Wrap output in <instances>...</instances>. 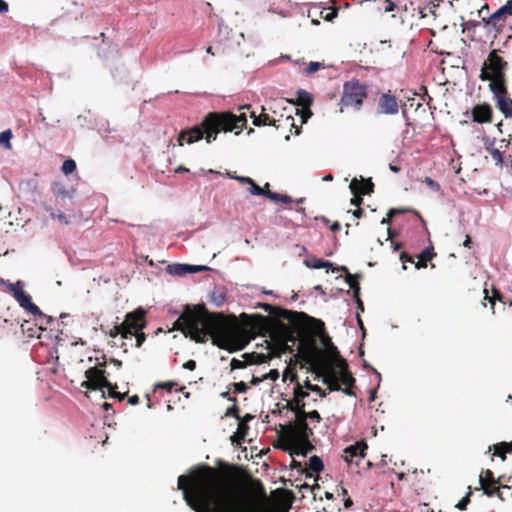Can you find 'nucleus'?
I'll return each mask as SVG.
<instances>
[{
    "mask_svg": "<svg viewBox=\"0 0 512 512\" xmlns=\"http://www.w3.org/2000/svg\"><path fill=\"white\" fill-rule=\"evenodd\" d=\"M243 476L240 466L222 459L215 467L203 464L178 478V489L195 512H266L260 505L249 503L237 493Z\"/></svg>",
    "mask_w": 512,
    "mask_h": 512,
    "instance_id": "1",
    "label": "nucleus"
},
{
    "mask_svg": "<svg viewBox=\"0 0 512 512\" xmlns=\"http://www.w3.org/2000/svg\"><path fill=\"white\" fill-rule=\"evenodd\" d=\"M52 192L57 200H60L61 204L63 205L66 201V199L71 200L72 194L70 191L66 189V187L61 183H54L52 185Z\"/></svg>",
    "mask_w": 512,
    "mask_h": 512,
    "instance_id": "24",
    "label": "nucleus"
},
{
    "mask_svg": "<svg viewBox=\"0 0 512 512\" xmlns=\"http://www.w3.org/2000/svg\"><path fill=\"white\" fill-rule=\"evenodd\" d=\"M133 335L136 336V346L137 347H140L143 344V342L146 340V335H145V333L142 332V330L134 332Z\"/></svg>",
    "mask_w": 512,
    "mask_h": 512,
    "instance_id": "55",
    "label": "nucleus"
},
{
    "mask_svg": "<svg viewBox=\"0 0 512 512\" xmlns=\"http://www.w3.org/2000/svg\"><path fill=\"white\" fill-rule=\"evenodd\" d=\"M338 379L340 385H344L345 388L342 389V391L349 396L354 395L353 393V386L355 384V378L352 376V374L347 370V363L344 359H340V370L337 371Z\"/></svg>",
    "mask_w": 512,
    "mask_h": 512,
    "instance_id": "16",
    "label": "nucleus"
},
{
    "mask_svg": "<svg viewBox=\"0 0 512 512\" xmlns=\"http://www.w3.org/2000/svg\"><path fill=\"white\" fill-rule=\"evenodd\" d=\"M225 416H233L240 420L239 407L237 403H233V405L226 410Z\"/></svg>",
    "mask_w": 512,
    "mask_h": 512,
    "instance_id": "52",
    "label": "nucleus"
},
{
    "mask_svg": "<svg viewBox=\"0 0 512 512\" xmlns=\"http://www.w3.org/2000/svg\"><path fill=\"white\" fill-rule=\"evenodd\" d=\"M386 3V6L384 7L385 12H392L395 10L396 5L391 0H384Z\"/></svg>",
    "mask_w": 512,
    "mask_h": 512,
    "instance_id": "62",
    "label": "nucleus"
},
{
    "mask_svg": "<svg viewBox=\"0 0 512 512\" xmlns=\"http://www.w3.org/2000/svg\"><path fill=\"white\" fill-rule=\"evenodd\" d=\"M346 282L350 289L353 290L354 298H358V295L360 294L359 276L347 273Z\"/></svg>",
    "mask_w": 512,
    "mask_h": 512,
    "instance_id": "30",
    "label": "nucleus"
},
{
    "mask_svg": "<svg viewBox=\"0 0 512 512\" xmlns=\"http://www.w3.org/2000/svg\"><path fill=\"white\" fill-rule=\"evenodd\" d=\"M183 368L187 369V370H190V371H193V370L196 369V362L194 360H188L187 362H185L183 364Z\"/></svg>",
    "mask_w": 512,
    "mask_h": 512,
    "instance_id": "61",
    "label": "nucleus"
},
{
    "mask_svg": "<svg viewBox=\"0 0 512 512\" xmlns=\"http://www.w3.org/2000/svg\"><path fill=\"white\" fill-rule=\"evenodd\" d=\"M12 138V132L10 129L3 131L0 134V144L3 145L7 149H11L10 140Z\"/></svg>",
    "mask_w": 512,
    "mask_h": 512,
    "instance_id": "43",
    "label": "nucleus"
},
{
    "mask_svg": "<svg viewBox=\"0 0 512 512\" xmlns=\"http://www.w3.org/2000/svg\"><path fill=\"white\" fill-rule=\"evenodd\" d=\"M291 103H295L298 106H302L303 108H310L313 103L312 95L304 90H300L297 93L296 102L290 101Z\"/></svg>",
    "mask_w": 512,
    "mask_h": 512,
    "instance_id": "28",
    "label": "nucleus"
},
{
    "mask_svg": "<svg viewBox=\"0 0 512 512\" xmlns=\"http://www.w3.org/2000/svg\"><path fill=\"white\" fill-rule=\"evenodd\" d=\"M354 197L351 199L350 203L357 208L363 203V196L358 193H352Z\"/></svg>",
    "mask_w": 512,
    "mask_h": 512,
    "instance_id": "54",
    "label": "nucleus"
},
{
    "mask_svg": "<svg viewBox=\"0 0 512 512\" xmlns=\"http://www.w3.org/2000/svg\"><path fill=\"white\" fill-rule=\"evenodd\" d=\"M400 260L403 262V268L406 269V266H405V263L406 262H410L412 264H415L416 262L414 261L413 257H411L410 255H408L406 252H402L401 255H400Z\"/></svg>",
    "mask_w": 512,
    "mask_h": 512,
    "instance_id": "56",
    "label": "nucleus"
},
{
    "mask_svg": "<svg viewBox=\"0 0 512 512\" xmlns=\"http://www.w3.org/2000/svg\"><path fill=\"white\" fill-rule=\"evenodd\" d=\"M307 419L315 420L316 422L321 421L320 414L316 410H313L311 412H306V420Z\"/></svg>",
    "mask_w": 512,
    "mask_h": 512,
    "instance_id": "58",
    "label": "nucleus"
},
{
    "mask_svg": "<svg viewBox=\"0 0 512 512\" xmlns=\"http://www.w3.org/2000/svg\"><path fill=\"white\" fill-rule=\"evenodd\" d=\"M145 314V311L141 308L126 314L122 325L129 332V338L133 336L134 332L143 330L145 327Z\"/></svg>",
    "mask_w": 512,
    "mask_h": 512,
    "instance_id": "12",
    "label": "nucleus"
},
{
    "mask_svg": "<svg viewBox=\"0 0 512 512\" xmlns=\"http://www.w3.org/2000/svg\"><path fill=\"white\" fill-rule=\"evenodd\" d=\"M494 454L501 457L502 460L506 459V453H504L503 447H500V443L494 445Z\"/></svg>",
    "mask_w": 512,
    "mask_h": 512,
    "instance_id": "60",
    "label": "nucleus"
},
{
    "mask_svg": "<svg viewBox=\"0 0 512 512\" xmlns=\"http://www.w3.org/2000/svg\"><path fill=\"white\" fill-rule=\"evenodd\" d=\"M306 265L313 269L332 268L333 271L335 270L331 262L319 258H312L311 260H307Z\"/></svg>",
    "mask_w": 512,
    "mask_h": 512,
    "instance_id": "31",
    "label": "nucleus"
},
{
    "mask_svg": "<svg viewBox=\"0 0 512 512\" xmlns=\"http://www.w3.org/2000/svg\"><path fill=\"white\" fill-rule=\"evenodd\" d=\"M249 427L247 424L240 422L238 424L237 432L231 437L232 442L240 443L241 440L244 439Z\"/></svg>",
    "mask_w": 512,
    "mask_h": 512,
    "instance_id": "35",
    "label": "nucleus"
},
{
    "mask_svg": "<svg viewBox=\"0 0 512 512\" xmlns=\"http://www.w3.org/2000/svg\"><path fill=\"white\" fill-rule=\"evenodd\" d=\"M312 435L313 431L307 424L306 415L295 416L293 423L281 425L280 447L291 455L306 456L313 449V445L309 441Z\"/></svg>",
    "mask_w": 512,
    "mask_h": 512,
    "instance_id": "6",
    "label": "nucleus"
},
{
    "mask_svg": "<svg viewBox=\"0 0 512 512\" xmlns=\"http://www.w3.org/2000/svg\"><path fill=\"white\" fill-rule=\"evenodd\" d=\"M6 286H7L8 292H10L12 295H14L15 291H18L22 287L20 282H17V283H7Z\"/></svg>",
    "mask_w": 512,
    "mask_h": 512,
    "instance_id": "57",
    "label": "nucleus"
},
{
    "mask_svg": "<svg viewBox=\"0 0 512 512\" xmlns=\"http://www.w3.org/2000/svg\"><path fill=\"white\" fill-rule=\"evenodd\" d=\"M280 109L286 111L285 107H281L280 104L274 103L273 106H262L261 113L256 115L254 111L250 112V117L253 119V125L255 126H274L276 129H287L290 131L292 128L295 129L294 134L300 133V127L295 125L294 117L291 114L285 115L280 112Z\"/></svg>",
    "mask_w": 512,
    "mask_h": 512,
    "instance_id": "7",
    "label": "nucleus"
},
{
    "mask_svg": "<svg viewBox=\"0 0 512 512\" xmlns=\"http://www.w3.org/2000/svg\"><path fill=\"white\" fill-rule=\"evenodd\" d=\"M501 8L504 9L506 14L512 16V0L507 1Z\"/></svg>",
    "mask_w": 512,
    "mask_h": 512,
    "instance_id": "63",
    "label": "nucleus"
},
{
    "mask_svg": "<svg viewBox=\"0 0 512 512\" xmlns=\"http://www.w3.org/2000/svg\"><path fill=\"white\" fill-rule=\"evenodd\" d=\"M0 318L5 320L15 319L18 325H21V331L23 332H25V326L29 324V321H22L17 306L6 301H0Z\"/></svg>",
    "mask_w": 512,
    "mask_h": 512,
    "instance_id": "15",
    "label": "nucleus"
},
{
    "mask_svg": "<svg viewBox=\"0 0 512 512\" xmlns=\"http://www.w3.org/2000/svg\"><path fill=\"white\" fill-rule=\"evenodd\" d=\"M117 389V384H111L109 387H108V393H109V396L112 397V398H116L118 399L119 401H122L125 399L126 397V393H119L116 391Z\"/></svg>",
    "mask_w": 512,
    "mask_h": 512,
    "instance_id": "45",
    "label": "nucleus"
},
{
    "mask_svg": "<svg viewBox=\"0 0 512 512\" xmlns=\"http://www.w3.org/2000/svg\"><path fill=\"white\" fill-rule=\"evenodd\" d=\"M177 385L178 383L174 381L158 382L154 385L153 391L156 392L158 389H163L166 390L167 392H170Z\"/></svg>",
    "mask_w": 512,
    "mask_h": 512,
    "instance_id": "41",
    "label": "nucleus"
},
{
    "mask_svg": "<svg viewBox=\"0 0 512 512\" xmlns=\"http://www.w3.org/2000/svg\"><path fill=\"white\" fill-rule=\"evenodd\" d=\"M86 381L82 383V387H85L88 390H102L103 388H107L112 384L108 381L105 376V370L94 366L90 367L85 371Z\"/></svg>",
    "mask_w": 512,
    "mask_h": 512,
    "instance_id": "9",
    "label": "nucleus"
},
{
    "mask_svg": "<svg viewBox=\"0 0 512 512\" xmlns=\"http://www.w3.org/2000/svg\"><path fill=\"white\" fill-rule=\"evenodd\" d=\"M268 193V199L274 202H282L285 204H290L293 202L292 198L289 195H281L276 192H267Z\"/></svg>",
    "mask_w": 512,
    "mask_h": 512,
    "instance_id": "37",
    "label": "nucleus"
},
{
    "mask_svg": "<svg viewBox=\"0 0 512 512\" xmlns=\"http://www.w3.org/2000/svg\"><path fill=\"white\" fill-rule=\"evenodd\" d=\"M304 387L310 391L318 393L320 397H326L327 395L323 389H321L318 385L311 384L308 379L304 382Z\"/></svg>",
    "mask_w": 512,
    "mask_h": 512,
    "instance_id": "46",
    "label": "nucleus"
},
{
    "mask_svg": "<svg viewBox=\"0 0 512 512\" xmlns=\"http://www.w3.org/2000/svg\"><path fill=\"white\" fill-rule=\"evenodd\" d=\"M21 325L15 319L5 320L0 318V339L10 338L18 333Z\"/></svg>",
    "mask_w": 512,
    "mask_h": 512,
    "instance_id": "20",
    "label": "nucleus"
},
{
    "mask_svg": "<svg viewBox=\"0 0 512 512\" xmlns=\"http://www.w3.org/2000/svg\"><path fill=\"white\" fill-rule=\"evenodd\" d=\"M261 307L272 317L245 313L240 315L243 330L252 338L269 336L286 346L294 332H302L307 329L316 333L323 331V322L304 312L290 311L267 303L262 304Z\"/></svg>",
    "mask_w": 512,
    "mask_h": 512,
    "instance_id": "2",
    "label": "nucleus"
},
{
    "mask_svg": "<svg viewBox=\"0 0 512 512\" xmlns=\"http://www.w3.org/2000/svg\"><path fill=\"white\" fill-rule=\"evenodd\" d=\"M367 448L368 446L364 441L356 442L343 450L342 457L348 465L355 464L356 466H359L360 462L366 457Z\"/></svg>",
    "mask_w": 512,
    "mask_h": 512,
    "instance_id": "11",
    "label": "nucleus"
},
{
    "mask_svg": "<svg viewBox=\"0 0 512 512\" xmlns=\"http://www.w3.org/2000/svg\"><path fill=\"white\" fill-rule=\"evenodd\" d=\"M46 211L50 213V216L53 218V219H58L59 221L65 223V224H68V220L66 218V216L63 214V213H56L52 210L51 207H46Z\"/></svg>",
    "mask_w": 512,
    "mask_h": 512,
    "instance_id": "51",
    "label": "nucleus"
},
{
    "mask_svg": "<svg viewBox=\"0 0 512 512\" xmlns=\"http://www.w3.org/2000/svg\"><path fill=\"white\" fill-rule=\"evenodd\" d=\"M231 386L233 388V392L237 394L246 393L249 389V386L243 381L232 383Z\"/></svg>",
    "mask_w": 512,
    "mask_h": 512,
    "instance_id": "47",
    "label": "nucleus"
},
{
    "mask_svg": "<svg viewBox=\"0 0 512 512\" xmlns=\"http://www.w3.org/2000/svg\"><path fill=\"white\" fill-rule=\"evenodd\" d=\"M61 169L65 175H69L76 170V163L73 159H67L63 162Z\"/></svg>",
    "mask_w": 512,
    "mask_h": 512,
    "instance_id": "44",
    "label": "nucleus"
},
{
    "mask_svg": "<svg viewBox=\"0 0 512 512\" xmlns=\"http://www.w3.org/2000/svg\"><path fill=\"white\" fill-rule=\"evenodd\" d=\"M309 396L308 392L303 391L300 383L297 382L296 387L294 388V398L299 399L300 401Z\"/></svg>",
    "mask_w": 512,
    "mask_h": 512,
    "instance_id": "48",
    "label": "nucleus"
},
{
    "mask_svg": "<svg viewBox=\"0 0 512 512\" xmlns=\"http://www.w3.org/2000/svg\"><path fill=\"white\" fill-rule=\"evenodd\" d=\"M405 213H414L415 215L419 216V218L421 220H423L422 217L420 216V214L416 210L411 209V208H392L389 210V217H394L396 215L405 214Z\"/></svg>",
    "mask_w": 512,
    "mask_h": 512,
    "instance_id": "42",
    "label": "nucleus"
},
{
    "mask_svg": "<svg viewBox=\"0 0 512 512\" xmlns=\"http://www.w3.org/2000/svg\"><path fill=\"white\" fill-rule=\"evenodd\" d=\"M492 108L489 104H477L471 110L472 120L476 123H490L492 121Z\"/></svg>",
    "mask_w": 512,
    "mask_h": 512,
    "instance_id": "17",
    "label": "nucleus"
},
{
    "mask_svg": "<svg viewBox=\"0 0 512 512\" xmlns=\"http://www.w3.org/2000/svg\"><path fill=\"white\" fill-rule=\"evenodd\" d=\"M37 323L34 328L27 327L29 324L25 326V332L22 331L23 334L27 333V336L29 338L37 337L40 338V331L44 330L43 325L44 324H50L51 322H46V319H41L40 317H37Z\"/></svg>",
    "mask_w": 512,
    "mask_h": 512,
    "instance_id": "27",
    "label": "nucleus"
},
{
    "mask_svg": "<svg viewBox=\"0 0 512 512\" xmlns=\"http://www.w3.org/2000/svg\"><path fill=\"white\" fill-rule=\"evenodd\" d=\"M280 493L282 494V503L285 505L284 512H288L295 498L294 493L291 490L286 489L280 490Z\"/></svg>",
    "mask_w": 512,
    "mask_h": 512,
    "instance_id": "33",
    "label": "nucleus"
},
{
    "mask_svg": "<svg viewBox=\"0 0 512 512\" xmlns=\"http://www.w3.org/2000/svg\"><path fill=\"white\" fill-rule=\"evenodd\" d=\"M188 269H190V265L177 264L174 266H169L170 273L175 275L183 276L188 273Z\"/></svg>",
    "mask_w": 512,
    "mask_h": 512,
    "instance_id": "40",
    "label": "nucleus"
},
{
    "mask_svg": "<svg viewBox=\"0 0 512 512\" xmlns=\"http://www.w3.org/2000/svg\"><path fill=\"white\" fill-rule=\"evenodd\" d=\"M368 86L361 83L358 79L346 81L343 84V91L339 101L340 112L344 108H353L359 111L363 105L364 100L367 98Z\"/></svg>",
    "mask_w": 512,
    "mask_h": 512,
    "instance_id": "8",
    "label": "nucleus"
},
{
    "mask_svg": "<svg viewBox=\"0 0 512 512\" xmlns=\"http://www.w3.org/2000/svg\"><path fill=\"white\" fill-rule=\"evenodd\" d=\"M296 114L300 116L301 123L304 124L312 116L310 108H303L302 110L296 109Z\"/></svg>",
    "mask_w": 512,
    "mask_h": 512,
    "instance_id": "50",
    "label": "nucleus"
},
{
    "mask_svg": "<svg viewBox=\"0 0 512 512\" xmlns=\"http://www.w3.org/2000/svg\"><path fill=\"white\" fill-rule=\"evenodd\" d=\"M337 15H338V8L337 7H332V8H329V9L323 8L319 12V16L321 18H323L324 20H326V21H332L334 18L337 17Z\"/></svg>",
    "mask_w": 512,
    "mask_h": 512,
    "instance_id": "38",
    "label": "nucleus"
},
{
    "mask_svg": "<svg viewBox=\"0 0 512 512\" xmlns=\"http://www.w3.org/2000/svg\"><path fill=\"white\" fill-rule=\"evenodd\" d=\"M399 111L396 96L388 90L382 93L377 102V113L381 115H395Z\"/></svg>",
    "mask_w": 512,
    "mask_h": 512,
    "instance_id": "13",
    "label": "nucleus"
},
{
    "mask_svg": "<svg viewBox=\"0 0 512 512\" xmlns=\"http://www.w3.org/2000/svg\"><path fill=\"white\" fill-rule=\"evenodd\" d=\"M13 297L19 303V305L27 310L29 313L41 319H46V322H53L54 319L51 316L44 314L37 305L32 302L30 295H28L21 287L18 291H15Z\"/></svg>",
    "mask_w": 512,
    "mask_h": 512,
    "instance_id": "10",
    "label": "nucleus"
},
{
    "mask_svg": "<svg viewBox=\"0 0 512 512\" xmlns=\"http://www.w3.org/2000/svg\"><path fill=\"white\" fill-rule=\"evenodd\" d=\"M279 378V372L276 369L270 370L268 373L262 375V379H270L272 381H276Z\"/></svg>",
    "mask_w": 512,
    "mask_h": 512,
    "instance_id": "53",
    "label": "nucleus"
},
{
    "mask_svg": "<svg viewBox=\"0 0 512 512\" xmlns=\"http://www.w3.org/2000/svg\"><path fill=\"white\" fill-rule=\"evenodd\" d=\"M323 383L328 386L330 391H338L341 389L337 371L334 369H331L327 375L323 377Z\"/></svg>",
    "mask_w": 512,
    "mask_h": 512,
    "instance_id": "25",
    "label": "nucleus"
},
{
    "mask_svg": "<svg viewBox=\"0 0 512 512\" xmlns=\"http://www.w3.org/2000/svg\"><path fill=\"white\" fill-rule=\"evenodd\" d=\"M297 334L299 335H304V334H308V333H313L315 335H319L322 337V342L324 344V346L326 347V349L332 354V355H336V356H339V352L337 350V347L332 343L331 341V338L325 334V329L323 328V331L319 332V333H316L314 332L313 330L311 329H307V330H303L302 332H296Z\"/></svg>",
    "mask_w": 512,
    "mask_h": 512,
    "instance_id": "22",
    "label": "nucleus"
},
{
    "mask_svg": "<svg viewBox=\"0 0 512 512\" xmlns=\"http://www.w3.org/2000/svg\"><path fill=\"white\" fill-rule=\"evenodd\" d=\"M321 64L319 62H310L308 67L306 68V72L308 74L314 73L319 70Z\"/></svg>",
    "mask_w": 512,
    "mask_h": 512,
    "instance_id": "59",
    "label": "nucleus"
},
{
    "mask_svg": "<svg viewBox=\"0 0 512 512\" xmlns=\"http://www.w3.org/2000/svg\"><path fill=\"white\" fill-rule=\"evenodd\" d=\"M308 469L311 472L320 473L324 469V465L321 458L316 455L310 457L308 462Z\"/></svg>",
    "mask_w": 512,
    "mask_h": 512,
    "instance_id": "32",
    "label": "nucleus"
},
{
    "mask_svg": "<svg viewBox=\"0 0 512 512\" xmlns=\"http://www.w3.org/2000/svg\"><path fill=\"white\" fill-rule=\"evenodd\" d=\"M500 50H492L484 61L480 79L489 81V89L496 101L497 108L506 117H512V98L508 96L506 71L508 62L500 55Z\"/></svg>",
    "mask_w": 512,
    "mask_h": 512,
    "instance_id": "5",
    "label": "nucleus"
},
{
    "mask_svg": "<svg viewBox=\"0 0 512 512\" xmlns=\"http://www.w3.org/2000/svg\"><path fill=\"white\" fill-rule=\"evenodd\" d=\"M500 447H503L504 453L512 452V442H501Z\"/></svg>",
    "mask_w": 512,
    "mask_h": 512,
    "instance_id": "64",
    "label": "nucleus"
},
{
    "mask_svg": "<svg viewBox=\"0 0 512 512\" xmlns=\"http://www.w3.org/2000/svg\"><path fill=\"white\" fill-rule=\"evenodd\" d=\"M349 188L352 193H358V194L364 196V195H369L373 192L374 184L371 181V179L365 180V179L361 178L360 180H358V179L354 178L351 180Z\"/></svg>",
    "mask_w": 512,
    "mask_h": 512,
    "instance_id": "19",
    "label": "nucleus"
},
{
    "mask_svg": "<svg viewBox=\"0 0 512 512\" xmlns=\"http://www.w3.org/2000/svg\"><path fill=\"white\" fill-rule=\"evenodd\" d=\"M484 293H485L484 300H488L489 301L492 313L494 314L495 313V310H494L495 301L496 300L502 301V295L496 289H493V296H491V297L488 295V290L487 289H484Z\"/></svg>",
    "mask_w": 512,
    "mask_h": 512,
    "instance_id": "39",
    "label": "nucleus"
},
{
    "mask_svg": "<svg viewBox=\"0 0 512 512\" xmlns=\"http://www.w3.org/2000/svg\"><path fill=\"white\" fill-rule=\"evenodd\" d=\"M109 336L112 338L117 337L118 335H121L122 338L128 339L129 338V332L125 330L122 323L120 325H115L110 331Z\"/></svg>",
    "mask_w": 512,
    "mask_h": 512,
    "instance_id": "36",
    "label": "nucleus"
},
{
    "mask_svg": "<svg viewBox=\"0 0 512 512\" xmlns=\"http://www.w3.org/2000/svg\"><path fill=\"white\" fill-rule=\"evenodd\" d=\"M436 254L433 252V247L425 248L418 256V261L415 263L416 269L426 268L427 262L431 261Z\"/></svg>",
    "mask_w": 512,
    "mask_h": 512,
    "instance_id": "26",
    "label": "nucleus"
},
{
    "mask_svg": "<svg viewBox=\"0 0 512 512\" xmlns=\"http://www.w3.org/2000/svg\"><path fill=\"white\" fill-rule=\"evenodd\" d=\"M246 113L235 115L231 112H209L200 125H196L190 129L182 130L178 135V143L183 146L184 140L188 144H192L201 139H205L207 143H211L217 139L220 132H232L238 130L239 134L246 127Z\"/></svg>",
    "mask_w": 512,
    "mask_h": 512,
    "instance_id": "4",
    "label": "nucleus"
},
{
    "mask_svg": "<svg viewBox=\"0 0 512 512\" xmlns=\"http://www.w3.org/2000/svg\"><path fill=\"white\" fill-rule=\"evenodd\" d=\"M485 150L491 155L492 159L495 162V165L502 166L503 155L500 149L494 147V141L485 144Z\"/></svg>",
    "mask_w": 512,
    "mask_h": 512,
    "instance_id": "29",
    "label": "nucleus"
},
{
    "mask_svg": "<svg viewBox=\"0 0 512 512\" xmlns=\"http://www.w3.org/2000/svg\"><path fill=\"white\" fill-rule=\"evenodd\" d=\"M235 180L239 181L242 184H248L249 185V192L252 195L257 196H265L268 198V191H264V188H261L259 185L255 183V181L250 177H235Z\"/></svg>",
    "mask_w": 512,
    "mask_h": 512,
    "instance_id": "23",
    "label": "nucleus"
},
{
    "mask_svg": "<svg viewBox=\"0 0 512 512\" xmlns=\"http://www.w3.org/2000/svg\"><path fill=\"white\" fill-rule=\"evenodd\" d=\"M508 16L509 15L505 13L504 9L500 7L488 18L483 17L482 21L485 23L486 26L491 25L496 29V31H500L501 28L504 26Z\"/></svg>",
    "mask_w": 512,
    "mask_h": 512,
    "instance_id": "21",
    "label": "nucleus"
},
{
    "mask_svg": "<svg viewBox=\"0 0 512 512\" xmlns=\"http://www.w3.org/2000/svg\"><path fill=\"white\" fill-rule=\"evenodd\" d=\"M290 408L295 412V416L306 415L305 402L299 399H293L290 403Z\"/></svg>",
    "mask_w": 512,
    "mask_h": 512,
    "instance_id": "34",
    "label": "nucleus"
},
{
    "mask_svg": "<svg viewBox=\"0 0 512 512\" xmlns=\"http://www.w3.org/2000/svg\"><path fill=\"white\" fill-rule=\"evenodd\" d=\"M500 481V478L496 480L494 478V474L491 470L487 469L482 471L479 476L480 488L483 490L484 494L491 497L495 494V492H499V488L496 486ZM498 497L502 499L501 494L498 493Z\"/></svg>",
    "mask_w": 512,
    "mask_h": 512,
    "instance_id": "14",
    "label": "nucleus"
},
{
    "mask_svg": "<svg viewBox=\"0 0 512 512\" xmlns=\"http://www.w3.org/2000/svg\"><path fill=\"white\" fill-rule=\"evenodd\" d=\"M243 357L245 361H241L239 359L233 358L230 362V366L232 370L235 369H243L246 367V364H260L266 361L267 356L264 354L252 353V354H244Z\"/></svg>",
    "mask_w": 512,
    "mask_h": 512,
    "instance_id": "18",
    "label": "nucleus"
},
{
    "mask_svg": "<svg viewBox=\"0 0 512 512\" xmlns=\"http://www.w3.org/2000/svg\"><path fill=\"white\" fill-rule=\"evenodd\" d=\"M471 494V487H469L468 493L456 504V508H458L459 510H465L467 505L470 503Z\"/></svg>",
    "mask_w": 512,
    "mask_h": 512,
    "instance_id": "49",
    "label": "nucleus"
},
{
    "mask_svg": "<svg viewBox=\"0 0 512 512\" xmlns=\"http://www.w3.org/2000/svg\"><path fill=\"white\" fill-rule=\"evenodd\" d=\"M174 329L181 331L197 343H205L209 338L220 349L234 352L242 349L230 336V326L223 313L209 312L204 305H186L174 323Z\"/></svg>",
    "mask_w": 512,
    "mask_h": 512,
    "instance_id": "3",
    "label": "nucleus"
}]
</instances>
